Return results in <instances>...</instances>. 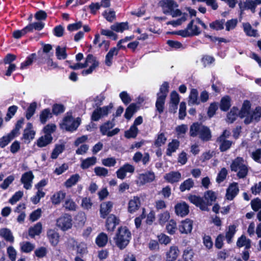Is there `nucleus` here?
Listing matches in <instances>:
<instances>
[{"instance_id":"nucleus-51","label":"nucleus","mask_w":261,"mask_h":261,"mask_svg":"<svg viewBox=\"0 0 261 261\" xmlns=\"http://www.w3.org/2000/svg\"><path fill=\"white\" fill-rule=\"evenodd\" d=\"M27 25L31 32H32L34 30L38 31L42 30L44 28L45 23L42 21H37L30 23Z\"/></svg>"},{"instance_id":"nucleus-32","label":"nucleus","mask_w":261,"mask_h":261,"mask_svg":"<svg viewBox=\"0 0 261 261\" xmlns=\"http://www.w3.org/2000/svg\"><path fill=\"white\" fill-rule=\"evenodd\" d=\"M169 83L168 82H164L160 87L159 92L157 93V97H164V99H166L169 92Z\"/></svg>"},{"instance_id":"nucleus-22","label":"nucleus","mask_w":261,"mask_h":261,"mask_svg":"<svg viewBox=\"0 0 261 261\" xmlns=\"http://www.w3.org/2000/svg\"><path fill=\"white\" fill-rule=\"evenodd\" d=\"M251 103L249 100H245L244 101L242 108L239 112V116L241 118H243L246 116L250 114L251 109Z\"/></svg>"},{"instance_id":"nucleus-25","label":"nucleus","mask_w":261,"mask_h":261,"mask_svg":"<svg viewBox=\"0 0 261 261\" xmlns=\"http://www.w3.org/2000/svg\"><path fill=\"white\" fill-rule=\"evenodd\" d=\"M179 141L177 139H173L169 143L168 148L166 150V154L167 156H171L172 153L176 151L179 146Z\"/></svg>"},{"instance_id":"nucleus-57","label":"nucleus","mask_w":261,"mask_h":261,"mask_svg":"<svg viewBox=\"0 0 261 261\" xmlns=\"http://www.w3.org/2000/svg\"><path fill=\"white\" fill-rule=\"evenodd\" d=\"M18 110V107L13 105L9 107L8 109L6 116L5 118L6 121H9L15 114Z\"/></svg>"},{"instance_id":"nucleus-60","label":"nucleus","mask_w":261,"mask_h":261,"mask_svg":"<svg viewBox=\"0 0 261 261\" xmlns=\"http://www.w3.org/2000/svg\"><path fill=\"white\" fill-rule=\"evenodd\" d=\"M218 109V103L213 102L211 103L208 108L207 114L209 118L213 117Z\"/></svg>"},{"instance_id":"nucleus-44","label":"nucleus","mask_w":261,"mask_h":261,"mask_svg":"<svg viewBox=\"0 0 261 261\" xmlns=\"http://www.w3.org/2000/svg\"><path fill=\"white\" fill-rule=\"evenodd\" d=\"M53 141V139L46 135H44L38 138L37 140V145L39 147H43L49 144Z\"/></svg>"},{"instance_id":"nucleus-16","label":"nucleus","mask_w":261,"mask_h":261,"mask_svg":"<svg viewBox=\"0 0 261 261\" xmlns=\"http://www.w3.org/2000/svg\"><path fill=\"white\" fill-rule=\"evenodd\" d=\"M155 178V174L152 171H147L144 173L140 174L139 175V179L142 185H145L147 183H150L153 181Z\"/></svg>"},{"instance_id":"nucleus-34","label":"nucleus","mask_w":261,"mask_h":261,"mask_svg":"<svg viewBox=\"0 0 261 261\" xmlns=\"http://www.w3.org/2000/svg\"><path fill=\"white\" fill-rule=\"evenodd\" d=\"M42 229V226L41 222H38L33 227H31L29 229V234L32 238L35 236L39 235Z\"/></svg>"},{"instance_id":"nucleus-14","label":"nucleus","mask_w":261,"mask_h":261,"mask_svg":"<svg viewBox=\"0 0 261 261\" xmlns=\"http://www.w3.org/2000/svg\"><path fill=\"white\" fill-rule=\"evenodd\" d=\"M113 205V202L110 201L102 202L100 205V217L106 218L111 212Z\"/></svg>"},{"instance_id":"nucleus-42","label":"nucleus","mask_w":261,"mask_h":261,"mask_svg":"<svg viewBox=\"0 0 261 261\" xmlns=\"http://www.w3.org/2000/svg\"><path fill=\"white\" fill-rule=\"evenodd\" d=\"M36 54L35 53H32L28 56L25 60L22 62L20 64V69H23L27 66L32 65L34 60L36 61Z\"/></svg>"},{"instance_id":"nucleus-1","label":"nucleus","mask_w":261,"mask_h":261,"mask_svg":"<svg viewBox=\"0 0 261 261\" xmlns=\"http://www.w3.org/2000/svg\"><path fill=\"white\" fill-rule=\"evenodd\" d=\"M189 134L192 137H198L203 142H208L212 138L210 128L198 122H194L190 126Z\"/></svg>"},{"instance_id":"nucleus-15","label":"nucleus","mask_w":261,"mask_h":261,"mask_svg":"<svg viewBox=\"0 0 261 261\" xmlns=\"http://www.w3.org/2000/svg\"><path fill=\"white\" fill-rule=\"evenodd\" d=\"M239 189L237 182L231 184L226 190V196L228 200H232L237 195Z\"/></svg>"},{"instance_id":"nucleus-36","label":"nucleus","mask_w":261,"mask_h":261,"mask_svg":"<svg viewBox=\"0 0 261 261\" xmlns=\"http://www.w3.org/2000/svg\"><path fill=\"white\" fill-rule=\"evenodd\" d=\"M115 119L113 118L112 121H107L105 122L103 124L100 126V131L102 135H106L107 132L114 127L115 123H114Z\"/></svg>"},{"instance_id":"nucleus-8","label":"nucleus","mask_w":261,"mask_h":261,"mask_svg":"<svg viewBox=\"0 0 261 261\" xmlns=\"http://www.w3.org/2000/svg\"><path fill=\"white\" fill-rule=\"evenodd\" d=\"M175 213L178 216L184 217L189 213V206L185 201L178 202L174 206Z\"/></svg>"},{"instance_id":"nucleus-13","label":"nucleus","mask_w":261,"mask_h":261,"mask_svg":"<svg viewBox=\"0 0 261 261\" xmlns=\"http://www.w3.org/2000/svg\"><path fill=\"white\" fill-rule=\"evenodd\" d=\"M119 219L113 214L110 215L106 222V227L108 231L112 232L114 230L116 225L119 223Z\"/></svg>"},{"instance_id":"nucleus-19","label":"nucleus","mask_w":261,"mask_h":261,"mask_svg":"<svg viewBox=\"0 0 261 261\" xmlns=\"http://www.w3.org/2000/svg\"><path fill=\"white\" fill-rule=\"evenodd\" d=\"M140 204V198L138 196H134L133 198L128 202V212L131 214L134 213L139 208Z\"/></svg>"},{"instance_id":"nucleus-39","label":"nucleus","mask_w":261,"mask_h":261,"mask_svg":"<svg viewBox=\"0 0 261 261\" xmlns=\"http://www.w3.org/2000/svg\"><path fill=\"white\" fill-rule=\"evenodd\" d=\"M166 229L169 234H174L178 229L176 221L173 219L169 220L166 225Z\"/></svg>"},{"instance_id":"nucleus-3","label":"nucleus","mask_w":261,"mask_h":261,"mask_svg":"<svg viewBox=\"0 0 261 261\" xmlns=\"http://www.w3.org/2000/svg\"><path fill=\"white\" fill-rule=\"evenodd\" d=\"M194 22V20L192 19L187 25L186 29L185 30L169 32L168 33L170 34L178 35L182 37L198 36L201 34V32L197 25H193Z\"/></svg>"},{"instance_id":"nucleus-56","label":"nucleus","mask_w":261,"mask_h":261,"mask_svg":"<svg viewBox=\"0 0 261 261\" xmlns=\"http://www.w3.org/2000/svg\"><path fill=\"white\" fill-rule=\"evenodd\" d=\"M166 99L164 97H158L155 102V108L159 114H162L164 110V106Z\"/></svg>"},{"instance_id":"nucleus-52","label":"nucleus","mask_w":261,"mask_h":261,"mask_svg":"<svg viewBox=\"0 0 261 261\" xmlns=\"http://www.w3.org/2000/svg\"><path fill=\"white\" fill-rule=\"evenodd\" d=\"M243 159L241 157H237L232 162L230 165V169L232 171L237 172L239 168L244 165L243 164Z\"/></svg>"},{"instance_id":"nucleus-63","label":"nucleus","mask_w":261,"mask_h":261,"mask_svg":"<svg viewBox=\"0 0 261 261\" xmlns=\"http://www.w3.org/2000/svg\"><path fill=\"white\" fill-rule=\"evenodd\" d=\"M194 253L193 250L189 247L184 251L183 259L185 261H193Z\"/></svg>"},{"instance_id":"nucleus-35","label":"nucleus","mask_w":261,"mask_h":261,"mask_svg":"<svg viewBox=\"0 0 261 261\" xmlns=\"http://www.w3.org/2000/svg\"><path fill=\"white\" fill-rule=\"evenodd\" d=\"M111 29L116 32H123L128 29V22H116L111 26Z\"/></svg>"},{"instance_id":"nucleus-58","label":"nucleus","mask_w":261,"mask_h":261,"mask_svg":"<svg viewBox=\"0 0 261 261\" xmlns=\"http://www.w3.org/2000/svg\"><path fill=\"white\" fill-rule=\"evenodd\" d=\"M170 213L166 211L158 215L159 223L161 225H164L170 219Z\"/></svg>"},{"instance_id":"nucleus-7","label":"nucleus","mask_w":261,"mask_h":261,"mask_svg":"<svg viewBox=\"0 0 261 261\" xmlns=\"http://www.w3.org/2000/svg\"><path fill=\"white\" fill-rule=\"evenodd\" d=\"M71 216L69 215L65 214L57 219V225L62 230L65 231L71 227Z\"/></svg>"},{"instance_id":"nucleus-4","label":"nucleus","mask_w":261,"mask_h":261,"mask_svg":"<svg viewBox=\"0 0 261 261\" xmlns=\"http://www.w3.org/2000/svg\"><path fill=\"white\" fill-rule=\"evenodd\" d=\"M113 108V104L112 102L102 108H96L91 115V121H97L101 118L108 116Z\"/></svg>"},{"instance_id":"nucleus-2","label":"nucleus","mask_w":261,"mask_h":261,"mask_svg":"<svg viewBox=\"0 0 261 261\" xmlns=\"http://www.w3.org/2000/svg\"><path fill=\"white\" fill-rule=\"evenodd\" d=\"M131 239V232L125 226L119 227L114 238L116 245L120 250L125 249L129 244Z\"/></svg>"},{"instance_id":"nucleus-49","label":"nucleus","mask_w":261,"mask_h":261,"mask_svg":"<svg viewBox=\"0 0 261 261\" xmlns=\"http://www.w3.org/2000/svg\"><path fill=\"white\" fill-rule=\"evenodd\" d=\"M56 125L54 123H51L46 125L43 127V130L45 134L44 135H46L47 137H50V139L53 140L51 134L56 130Z\"/></svg>"},{"instance_id":"nucleus-40","label":"nucleus","mask_w":261,"mask_h":261,"mask_svg":"<svg viewBox=\"0 0 261 261\" xmlns=\"http://www.w3.org/2000/svg\"><path fill=\"white\" fill-rule=\"evenodd\" d=\"M194 186V182L192 178H188L182 182L180 186L179 190L181 192H183L186 190H190Z\"/></svg>"},{"instance_id":"nucleus-9","label":"nucleus","mask_w":261,"mask_h":261,"mask_svg":"<svg viewBox=\"0 0 261 261\" xmlns=\"http://www.w3.org/2000/svg\"><path fill=\"white\" fill-rule=\"evenodd\" d=\"M193 229V221L189 218L182 220L179 224L178 229L181 234L191 233Z\"/></svg>"},{"instance_id":"nucleus-28","label":"nucleus","mask_w":261,"mask_h":261,"mask_svg":"<svg viewBox=\"0 0 261 261\" xmlns=\"http://www.w3.org/2000/svg\"><path fill=\"white\" fill-rule=\"evenodd\" d=\"M66 193L63 191L56 192L51 197V201L54 204H59L65 198Z\"/></svg>"},{"instance_id":"nucleus-61","label":"nucleus","mask_w":261,"mask_h":261,"mask_svg":"<svg viewBox=\"0 0 261 261\" xmlns=\"http://www.w3.org/2000/svg\"><path fill=\"white\" fill-rule=\"evenodd\" d=\"M53 56V54L50 55H49L47 61L46 62V66L44 67L45 70L47 71L51 70L58 67V64L57 63L53 62L51 57Z\"/></svg>"},{"instance_id":"nucleus-47","label":"nucleus","mask_w":261,"mask_h":261,"mask_svg":"<svg viewBox=\"0 0 261 261\" xmlns=\"http://www.w3.org/2000/svg\"><path fill=\"white\" fill-rule=\"evenodd\" d=\"M204 198L206 200V203H207V206L212 204L213 202L216 201L217 197L214 192L208 190L204 193Z\"/></svg>"},{"instance_id":"nucleus-24","label":"nucleus","mask_w":261,"mask_h":261,"mask_svg":"<svg viewBox=\"0 0 261 261\" xmlns=\"http://www.w3.org/2000/svg\"><path fill=\"white\" fill-rule=\"evenodd\" d=\"M118 55V49L114 47L111 48L106 56L105 64L107 66L110 67L113 64V59L114 56Z\"/></svg>"},{"instance_id":"nucleus-46","label":"nucleus","mask_w":261,"mask_h":261,"mask_svg":"<svg viewBox=\"0 0 261 261\" xmlns=\"http://www.w3.org/2000/svg\"><path fill=\"white\" fill-rule=\"evenodd\" d=\"M138 132L137 126L132 125L128 130L125 132L124 136L127 139L135 138L138 134Z\"/></svg>"},{"instance_id":"nucleus-30","label":"nucleus","mask_w":261,"mask_h":261,"mask_svg":"<svg viewBox=\"0 0 261 261\" xmlns=\"http://www.w3.org/2000/svg\"><path fill=\"white\" fill-rule=\"evenodd\" d=\"M108 241V238L107 234L104 232H100L95 239V243L99 247H105Z\"/></svg>"},{"instance_id":"nucleus-29","label":"nucleus","mask_w":261,"mask_h":261,"mask_svg":"<svg viewBox=\"0 0 261 261\" xmlns=\"http://www.w3.org/2000/svg\"><path fill=\"white\" fill-rule=\"evenodd\" d=\"M225 19H217L210 23V27L211 29L215 31H221L224 29Z\"/></svg>"},{"instance_id":"nucleus-10","label":"nucleus","mask_w":261,"mask_h":261,"mask_svg":"<svg viewBox=\"0 0 261 261\" xmlns=\"http://www.w3.org/2000/svg\"><path fill=\"white\" fill-rule=\"evenodd\" d=\"M165 14H169L173 11L174 8L177 7L178 5L173 0H162L160 2Z\"/></svg>"},{"instance_id":"nucleus-33","label":"nucleus","mask_w":261,"mask_h":261,"mask_svg":"<svg viewBox=\"0 0 261 261\" xmlns=\"http://www.w3.org/2000/svg\"><path fill=\"white\" fill-rule=\"evenodd\" d=\"M166 141L167 138L165 137L164 133L159 132L154 141L153 145L157 148H160L166 143Z\"/></svg>"},{"instance_id":"nucleus-62","label":"nucleus","mask_w":261,"mask_h":261,"mask_svg":"<svg viewBox=\"0 0 261 261\" xmlns=\"http://www.w3.org/2000/svg\"><path fill=\"white\" fill-rule=\"evenodd\" d=\"M105 99L103 92L101 93L99 95L96 96L94 99L93 101L95 102L94 105H93V108H101L100 106L102 105L103 101Z\"/></svg>"},{"instance_id":"nucleus-43","label":"nucleus","mask_w":261,"mask_h":261,"mask_svg":"<svg viewBox=\"0 0 261 261\" xmlns=\"http://www.w3.org/2000/svg\"><path fill=\"white\" fill-rule=\"evenodd\" d=\"M80 179V176L79 174H73L66 180L64 185L66 188H70L75 185Z\"/></svg>"},{"instance_id":"nucleus-53","label":"nucleus","mask_w":261,"mask_h":261,"mask_svg":"<svg viewBox=\"0 0 261 261\" xmlns=\"http://www.w3.org/2000/svg\"><path fill=\"white\" fill-rule=\"evenodd\" d=\"M244 31L246 35L249 37H256L257 35V30L252 29L249 23L244 24Z\"/></svg>"},{"instance_id":"nucleus-55","label":"nucleus","mask_w":261,"mask_h":261,"mask_svg":"<svg viewBox=\"0 0 261 261\" xmlns=\"http://www.w3.org/2000/svg\"><path fill=\"white\" fill-rule=\"evenodd\" d=\"M236 231V226L235 225L233 224L229 226L228 229L225 234V237L228 243L231 241V239L235 234Z\"/></svg>"},{"instance_id":"nucleus-18","label":"nucleus","mask_w":261,"mask_h":261,"mask_svg":"<svg viewBox=\"0 0 261 261\" xmlns=\"http://www.w3.org/2000/svg\"><path fill=\"white\" fill-rule=\"evenodd\" d=\"M47 236L50 244L54 246H56L59 242L60 236L54 229H49L47 231Z\"/></svg>"},{"instance_id":"nucleus-38","label":"nucleus","mask_w":261,"mask_h":261,"mask_svg":"<svg viewBox=\"0 0 261 261\" xmlns=\"http://www.w3.org/2000/svg\"><path fill=\"white\" fill-rule=\"evenodd\" d=\"M66 108L63 104L55 103L52 106V114L55 116H58L63 113L65 111Z\"/></svg>"},{"instance_id":"nucleus-11","label":"nucleus","mask_w":261,"mask_h":261,"mask_svg":"<svg viewBox=\"0 0 261 261\" xmlns=\"http://www.w3.org/2000/svg\"><path fill=\"white\" fill-rule=\"evenodd\" d=\"M260 4L261 0H246L244 6L241 2L239 4V6L241 12L245 9H250L252 13H254L256 6Z\"/></svg>"},{"instance_id":"nucleus-12","label":"nucleus","mask_w":261,"mask_h":261,"mask_svg":"<svg viewBox=\"0 0 261 261\" xmlns=\"http://www.w3.org/2000/svg\"><path fill=\"white\" fill-rule=\"evenodd\" d=\"M34 178V175L32 171L25 172L22 175L20 181L23 184L24 189L28 190L31 188Z\"/></svg>"},{"instance_id":"nucleus-41","label":"nucleus","mask_w":261,"mask_h":261,"mask_svg":"<svg viewBox=\"0 0 261 261\" xmlns=\"http://www.w3.org/2000/svg\"><path fill=\"white\" fill-rule=\"evenodd\" d=\"M96 162V158L95 156L88 158L83 160L82 162L81 167L83 169L89 168L91 166L94 165Z\"/></svg>"},{"instance_id":"nucleus-45","label":"nucleus","mask_w":261,"mask_h":261,"mask_svg":"<svg viewBox=\"0 0 261 261\" xmlns=\"http://www.w3.org/2000/svg\"><path fill=\"white\" fill-rule=\"evenodd\" d=\"M65 149V145L63 144H56L54 149L51 154V158L52 159H56L59 155L63 152Z\"/></svg>"},{"instance_id":"nucleus-20","label":"nucleus","mask_w":261,"mask_h":261,"mask_svg":"<svg viewBox=\"0 0 261 261\" xmlns=\"http://www.w3.org/2000/svg\"><path fill=\"white\" fill-rule=\"evenodd\" d=\"M181 177V173L178 171H171L164 176L165 180L171 184L179 181Z\"/></svg>"},{"instance_id":"nucleus-5","label":"nucleus","mask_w":261,"mask_h":261,"mask_svg":"<svg viewBox=\"0 0 261 261\" xmlns=\"http://www.w3.org/2000/svg\"><path fill=\"white\" fill-rule=\"evenodd\" d=\"M81 122L80 118L77 117L76 120H73L71 115L65 116L63 119V124L65 126L66 130L71 132L76 130Z\"/></svg>"},{"instance_id":"nucleus-27","label":"nucleus","mask_w":261,"mask_h":261,"mask_svg":"<svg viewBox=\"0 0 261 261\" xmlns=\"http://www.w3.org/2000/svg\"><path fill=\"white\" fill-rule=\"evenodd\" d=\"M0 236L6 241L13 243L14 242V238L11 230L7 228H4L0 230Z\"/></svg>"},{"instance_id":"nucleus-37","label":"nucleus","mask_w":261,"mask_h":261,"mask_svg":"<svg viewBox=\"0 0 261 261\" xmlns=\"http://www.w3.org/2000/svg\"><path fill=\"white\" fill-rule=\"evenodd\" d=\"M52 117L53 114L49 108L43 109L40 114V121L42 124H44L47 122L48 119Z\"/></svg>"},{"instance_id":"nucleus-23","label":"nucleus","mask_w":261,"mask_h":261,"mask_svg":"<svg viewBox=\"0 0 261 261\" xmlns=\"http://www.w3.org/2000/svg\"><path fill=\"white\" fill-rule=\"evenodd\" d=\"M139 108V107L138 106L136 103H130L125 110V112L124 115V117L126 119L129 120L132 117L134 114L137 111Z\"/></svg>"},{"instance_id":"nucleus-54","label":"nucleus","mask_w":261,"mask_h":261,"mask_svg":"<svg viewBox=\"0 0 261 261\" xmlns=\"http://www.w3.org/2000/svg\"><path fill=\"white\" fill-rule=\"evenodd\" d=\"M56 55L58 60H64L67 58V54L65 47H61L58 46L56 49Z\"/></svg>"},{"instance_id":"nucleus-59","label":"nucleus","mask_w":261,"mask_h":261,"mask_svg":"<svg viewBox=\"0 0 261 261\" xmlns=\"http://www.w3.org/2000/svg\"><path fill=\"white\" fill-rule=\"evenodd\" d=\"M24 123V118H21L18 120L15 123V127L10 132L15 137H16L19 134L20 129L22 127V125Z\"/></svg>"},{"instance_id":"nucleus-50","label":"nucleus","mask_w":261,"mask_h":261,"mask_svg":"<svg viewBox=\"0 0 261 261\" xmlns=\"http://www.w3.org/2000/svg\"><path fill=\"white\" fill-rule=\"evenodd\" d=\"M37 108V103L36 102H32L27 108L25 112V117L27 120H29L34 115Z\"/></svg>"},{"instance_id":"nucleus-31","label":"nucleus","mask_w":261,"mask_h":261,"mask_svg":"<svg viewBox=\"0 0 261 261\" xmlns=\"http://www.w3.org/2000/svg\"><path fill=\"white\" fill-rule=\"evenodd\" d=\"M217 142L220 143L219 149L221 152H225L228 150L231 146L232 142L230 140L223 139L219 140L217 139Z\"/></svg>"},{"instance_id":"nucleus-6","label":"nucleus","mask_w":261,"mask_h":261,"mask_svg":"<svg viewBox=\"0 0 261 261\" xmlns=\"http://www.w3.org/2000/svg\"><path fill=\"white\" fill-rule=\"evenodd\" d=\"M188 199L191 203L199 207L201 211H208L209 210L207 203H206L203 197L196 195L189 194Z\"/></svg>"},{"instance_id":"nucleus-17","label":"nucleus","mask_w":261,"mask_h":261,"mask_svg":"<svg viewBox=\"0 0 261 261\" xmlns=\"http://www.w3.org/2000/svg\"><path fill=\"white\" fill-rule=\"evenodd\" d=\"M179 253V250L177 246L175 245L171 246L169 250L166 252V261H175Z\"/></svg>"},{"instance_id":"nucleus-21","label":"nucleus","mask_w":261,"mask_h":261,"mask_svg":"<svg viewBox=\"0 0 261 261\" xmlns=\"http://www.w3.org/2000/svg\"><path fill=\"white\" fill-rule=\"evenodd\" d=\"M188 105H199L200 100L198 99V91L196 89L192 88L190 92L188 97Z\"/></svg>"},{"instance_id":"nucleus-48","label":"nucleus","mask_w":261,"mask_h":261,"mask_svg":"<svg viewBox=\"0 0 261 261\" xmlns=\"http://www.w3.org/2000/svg\"><path fill=\"white\" fill-rule=\"evenodd\" d=\"M15 137L11 133L2 137L0 139V147L3 148L6 147Z\"/></svg>"},{"instance_id":"nucleus-26","label":"nucleus","mask_w":261,"mask_h":261,"mask_svg":"<svg viewBox=\"0 0 261 261\" xmlns=\"http://www.w3.org/2000/svg\"><path fill=\"white\" fill-rule=\"evenodd\" d=\"M231 107V99L228 95L223 97L220 100V108L222 111H227Z\"/></svg>"},{"instance_id":"nucleus-64","label":"nucleus","mask_w":261,"mask_h":261,"mask_svg":"<svg viewBox=\"0 0 261 261\" xmlns=\"http://www.w3.org/2000/svg\"><path fill=\"white\" fill-rule=\"evenodd\" d=\"M119 97L121 100H122V102L125 105H127L132 101L131 97L125 91H123L120 92L119 94Z\"/></svg>"}]
</instances>
